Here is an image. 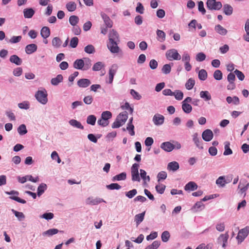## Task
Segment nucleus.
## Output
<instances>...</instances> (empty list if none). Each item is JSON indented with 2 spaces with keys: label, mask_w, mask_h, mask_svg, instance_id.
Returning <instances> with one entry per match:
<instances>
[{
  "label": "nucleus",
  "mask_w": 249,
  "mask_h": 249,
  "mask_svg": "<svg viewBox=\"0 0 249 249\" xmlns=\"http://www.w3.org/2000/svg\"><path fill=\"white\" fill-rule=\"evenodd\" d=\"M47 95L46 90L43 89L41 90H38L35 94V97L40 103L45 105L48 102Z\"/></svg>",
  "instance_id": "1"
},
{
  "label": "nucleus",
  "mask_w": 249,
  "mask_h": 249,
  "mask_svg": "<svg viewBox=\"0 0 249 249\" xmlns=\"http://www.w3.org/2000/svg\"><path fill=\"white\" fill-rule=\"evenodd\" d=\"M139 165L134 163L131 168V179L133 181L140 182L141 178L139 173Z\"/></svg>",
  "instance_id": "2"
},
{
  "label": "nucleus",
  "mask_w": 249,
  "mask_h": 249,
  "mask_svg": "<svg viewBox=\"0 0 249 249\" xmlns=\"http://www.w3.org/2000/svg\"><path fill=\"white\" fill-rule=\"evenodd\" d=\"M165 55L166 58L170 61L173 60H179L181 59L180 55L178 53V51L175 49L167 51Z\"/></svg>",
  "instance_id": "3"
},
{
  "label": "nucleus",
  "mask_w": 249,
  "mask_h": 249,
  "mask_svg": "<svg viewBox=\"0 0 249 249\" xmlns=\"http://www.w3.org/2000/svg\"><path fill=\"white\" fill-rule=\"evenodd\" d=\"M206 5L207 7L211 10H219L222 7L221 2L216 1L215 0H207Z\"/></svg>",
  "instance_id": "4"
},
{
  "label": "nucleus",
  "mask_w": 249,
  "mask_h": 249,
  "mask_svg": "<svg viewBox=\"0 0 249 249\" xmlns=\"http://www.w3.org/2000/svg\"><path fill=\"white\" fill-rule=\"evenodd\" d=\"M249 233V227L247 226L245 228L240 230L236 237L238 243H241Z\"/></svg>",
  "instance_id": "5"
},
{
  "label": "nucleus",
  "mask_w": 249,
  "mask_h": 249,
  "mask_svg": "<svg viewBox=\"0 0 249 249\" xmlns=\"http://www.w3.org/2000/svg\"><path fill=\"white\" fill-rule=\"evenodd\" d=\"M119 42L109 41L107 46L112 53H116L120 52V49L118 46Z\"/></svg>",
  "instance_id": "6"
},
{
  "label": "nucleus",
  "mask_w": 249,
  "mask_h": 249,
  "mask_svg": "<svg viewBox=\"0 0 249 249\" xmlns=\"http://www.w3.org/2000/svg\"><path fill=\"white\" fill-rule=\"evenodd\" d=\"M228 238L229 234L228 233L221 234L217 239L218 244L221 245L222 248H226Z\"/></svg>",
  "instance_id": "7"
},
{
  "label": "nucleus",
  "mask_w": 249,
  "mask_h": 249,
  "mask_svg": "<svg viewBox=\"0 0 249 249\" xmlns=\"http://www.w3.org/2000/svg\"><path fill=\"white\" fill-rule=\"evenodd\" d=\"M164 117L160 114H156L153 117V122L156 125H161L164 123Z\"/></svg>",
  "instance_id": "8"
},
{
  "label": "nucleus",
  "mask_w": 249,
  "mask_h": 249,
  "mask_svg": "<svg viewBox=\"0 0 249 249\" xmlns=\"http://www.w3.org/2000/svg\"><path fill=\"white\" fill-rule=\"evenodd\" d=\"M213 136V134L212 131L209 129L204 130L202 134V138L206 142L211 141Z\"/></svg>",
  "instance_id": "9"
},
{
  "label": "nucleus",
  "mask_w": 249,
  "mask_h": 249,
  "mask_svg": "<svg viewBox=\"0 0 249 249\" xmlns=\"http://www.w3.org/2000/svg\"><path fill=\"white\" fill-rule=\"evenodd\" d=\"M108 38L109 41L120 42L119 35L117 32L113 29L110 31Z\"/></svg>",
  "instance_id": "10"
},
{
  "label": "nucleus",
  "mask_w": 249,
  "mask_h": 249,
  "mask_svg": "<svg viewBox=\"0 0 249 249\" xmlns=\"http://www.w3.org/2000/svg\"><path fill=\"white\" fill-rule=\"evenodd\" d=\"M102 202H105V201L102 198H94L92 197H89L86 200V203L89 205H97L99 203H100Z\"/></svg>",
  "instance_id": "11"
},
{
  "label": "nucleus",
  "mask_w": 249,
  "mask_h": 249,
  "mask_svg": "<svg viewBox=\"0 0 249 249\" xmlns=\"http://www.w3.org/2000/svg\"><path fill=\"white\" fill-rule=\"evenodd\" d=\"M160 148L166 152H171L174 149V145L169 142H162Z\"/></svg>",
  "instance_id": "12"
},
{
  "label": "nucleus",
  "mask_w": 249,
  "mask_h": 249,
  "mask_svg": "<svg viewBox=\"0 0 249 249\" xmlns=\"http://www.w3.org/2000/svg\"><path fill=\"white\" fill-rule=\"evenodd\" d=\"M198 136V135L197 133H194L193 135V141L196 147H197L200 149H202L203 148L202 142L200 138H199Z\"/></svg>",
  "instance_id": "13"
},
{
  "label": "nucleus",
  "mask_w": 249,
  "mask_h": 249,
  "mask_svg": "<svg viewBox=\"0 0 249 249\" xmlns=\"http://www.w3.org/2000/svg\"><path fill=\"white\" fill-rule=\"evenodd\" d=\"M91 84L90 81L86 78H82L77 81V85L80 88H86Z\"/></svg>",
  "instance_id": "14"
},
{
  "label": "nucleus",
  "mask_w": 249,
  "mask_h": 249,
  "mask_svg": "<svg viewBox=\"0 0 249 249\" xmlns=\"http://www.w3.org/2000/svg\"><path fill=\"white\" fill-rule=\"evenodd\" d=\"M179 168V165L177 161H174L168 163L167 169L169 171L175 172L177 171Z\"/></svg>",
  "instance_id": "15"
},
{
  "label": "nucleus",
  "mask_w": 249,
  "mask_h": 249,
  "mask_svg": "<svg viewBox=\"0 0 249 249\" xmlns=\"http://www.w3.org/2000/svg\"><path fill=\"white\" fill-rule=\"evenodd\" d=\"M37 49V46L35 44H30L27 45L25 48V51L26 53L30 54L35 52Z\"/></svg>",
  "instance_id": "16"
},
{
  "label": "nucleus",
  "mask_w": 249,
  "mask_h": 249,
  "mask_svg": "<svg viewBox=\"0 0 249 249\" xmlns=\"http://www.w3.org/2000/svg\"><path fill=\"white\" fill-rule=\"evenodd\" d=\"M74 68L77 70H82L84 71V60L83 59H76L73 64Z\"/></svg>",
  "instance_id": "17"
},
{
  "label": "nucleus",
  "mask_w": 249,
  "mask_h": 249,
  "mask_svg": "<svg viewBox=\"0 0 249 249\" xmlns=\"http://www.w3.org/2000/svg\"><path fill=\"white\" fill-rule=\"evenodd\" d=\"M102 18L107 26V27L111 28L112 26V21L109 17L105 13L101 14Z\"/></svg>",
  "instance_id": "18"
},
{
  "label": "nucleus",
  "mask_w": 249,
  "mask_h": 249,
  "mask_svg": "<svg viewBox=\"0 0 249 249\" xmlns=\"http://www.w3.org/2000/svg\"><path fill=\"white\" fill-rule=\"evenodd\" d=\"M10 61L14 63L17 65H20L22 63V60L18 55L14 54L10 56L9 59Z\"/></svg>",
  "instance_id": "19"
},
{
  "label": "nucleus",
  "mask_w": 249,
  "mask_h": 249,
  "mask_svg": "<svg viewBox=\"0 0 249 249\" xmlns=\"http://www.w3.org/2000/svg\"><path fill=\"white\" fill-rule=\"evenodd\" d=\"M205 205L202 201L197 202L192 208V210L194 212L201 211L204 209Z\"/></svg>",
  "instance_id": "20"
},
{
  "label": "nucleus",
  "mask_w": 249,
  "mask_h": 249,
  "mask_svg": "<svg viewBox=\"0 0 249 249\" xmlns=\"http://www.w3.org/2000/svg\"><path fill=\"white\" fill-rule=\"evenodd\" d=\"M35 12L34 9L31 8H25L23 10L24 17L27 18H31L35 14Z\"/></svg>",
  "instance_id": "21"
},
{
  "label": "nucleus",
  "mask_w": 249,
  "mask_h": 249,
  "mask_svg": "<svg viewBox=\"0 0 249 249\" xmlns=\"http://www.w3.org/2000/svg\"><path fill=\"white\" fill-rule=\"evenodd\" d=\"M214 29L217 33L222 36H225L228 33L227 29L219 24L216 25Z\"/></svg>",
  "instance_id": "22"
},
{
  "label": "nucleus",
  "mask_w": 249,
  "mask_h": 249,
  "mask_svg": "<svg viewBox=\"0 0 249 249\" xmlns=\"http://www.w3.org/2000/svg\"><path fill=\"white\" fill-rule=\"evenodd\" d=\"M197 188V184L193 181L188 182L184 187V189L186 191H194Z\"/></svg>",
  "instance_id": "23"
},
{
  "label": "nucleus",
  "mask_w": 249,
  "mask_h": 249,
  "mask_svg": "<svg viewBox=\"0 0 249 249\" xmlns=\"http://www.w3.org/2000/svg\"><path fill=\"white\" fill-rule=\"evenodd\" d=\"M63 80V77L61 74H58L56 77L51 79V83L53 86H57L60 83L62 82Z\"/></svg>",
  "instance_id": "24"
},
{
  "label": "nucleus",
  "mask_w": 249,
  "mask_h": 249,
  "mask_svg": "<svg viewBox=\"0 0 249 249\" xmlns=\"http://www.w3.org/2000/svg\"><path fill=\"white\" fill-rule=\"evenodd\" d=\"M200 97L205 101H208L211 100L212 96L208 91H201L200 92Z\"/></svg>",
  "instance_id": "25"
},
{
  "label": "nucleus",
  "mask_w": 249,
  "mask_h": 249,
  "mask_svg": "<svg viewBox=\"0 0 249 249\" xmlns=\"http://www.w3.org/2000/svg\"><path fill=\"white\" fill-rule=\"evenodd\" d=\"M126 178V174L125 172H122L118 175L114 176L112 180L113 181L124 180Z\"/></svg>",
  "instance_id": "26"
},
{
  "label": "nucleus",
  "mask_w": 249,
  "mask_h": 249,
  "mask_svg": "<svg viewBox=\"0 0 249 249\" xmlns=\"http://www.w3.org/2000/svg\"><path fill=\"white\" fill-rule=\"evenodd\" d=\"M40 34L41 36L44 39L48 37L50 35V30L49 27L46 26L43 27L41 30Z\"/></svg>",
  "instance_id": "27"
},
{
  "label": "nucleus",
  "mask_w": 249,
  "mask_h": 249,
  "mask_svg": "<svg viewBox=\"0 0 249 249\" xmlns=\"http://www.w3.org/2000/svg\"><path fill=\"white\" fill-rule=\"evenodd\" d=\"M145 212H143L141 213L136 214L134 217V221L137 226H138L144 219Z\"/></svg>",
  "instance_id": "28"
},
{
  "label": "nucleus",
  "mask_w": 249,
  "mask_h": 249,
  "mask_svg": "<svg viewBox=\"0 0 249 249\" xmlns=\"http://www.w3.org/2000/svg\"><path fill=\"white\" fill-rule=\"evenodd\" d=\"M70 124L73 127H76L77 128H79L81 129H84V126L82 125L81 123L76 120L71 119L69 122Z\"/></svg>",
  "instance_id": "29"
},
{
  "label": "nucleus",
  "mask_w": 249,
  "mask_h": 249,
  "mask_svg": "<svg viewBox=\"0 0 249 249\" xmlns=\"http://www.w3.org/2000/svg\"><path fill=\"white\" fill-rule=\"evenodd\" d=\"M118 120L121 121L122 123H125L128 118V114L126 111L120 113L117 117Z\"/></svg>",
  "instance_id": "30"
},
{
  "label": "nucleus",
  "mask_w": 249,
  "mask_h": 249,
  "mask_svg": "<svg viewBox=\"0 0 249 249\" xmlns=\"http://www.w3.org/2000/svg\"><path fill=\"white\" fill-rule=\"evenodd\" d=\"M223 12L227 16H230L232 14L233 8L230 5L226 4L223 6Z\"/></svg>",
  "instance_id": "31"
},
{
  "label": "nucleus",
  "mask_w": 249,
  "mask_h": 249,
  "mask_svg": "<svg viewBox=\"0 0 249 249\" xmlns=\"http://www.w3.org/2000/svg\"><path fill=\"white\" fill-rule=\"evenodd\" d=\"M230 143L229 142H224V149L225 151L223 153L224 155L227 156L232 154V151L230 147Z\"/></svg>",
  "instance_id": "32"
},
{
  "label": "nucleus",
  "mask_w": 249,
  "mask_h": 249,
  "mask_svg": "<svg viewBox=\"0 0 249 249\" xmlns=\"http://www.w3.org/2000/svg\"><path fill=\"white\" fill-rule=\"evenodd\" d=\"M59 231L56 229H51L42 232V235L44 236H51L57 233Z\"/></svg>",
  "instance_id": "33"
},
{
  "label": "nucleus",
  "mask_w": 249,
  "mask_h": 249,
  "mask_svg": "<svg viewBox=\"0 0 249 249\" xmlns=\"http://www.w3.org/2000/svg\"><path fill=\"white\" fill-rule=\"evenodd\" d=\"M226 183H227V182L223 176L219 177L216 180V184L219 187H224Z\"/></svg>",
  "instance_id": "34"
},
{
  "label": "nucleus",
  "mask_w": 249,
  "mask_h": 249,
  "mask_svg": "<svg viewBox=\"0 0 249 249\" xmlns=\"http://www.w3.org/2000/svg\"><path fill=\"white\" fill-rule=\"evenodd\" d=\"M47 188V185L45 183H41L37 188V196H40L42 195Z\"/></svg>",
  "instance_id": "35"
},
{
  "label": "nucleus",
  "mask_w": 249,
  "mask_h": 249,
  "mask_svg": "<svg viewBox=\"0 0 249 249\" xmlns=\"http://www.w3.org/2000/svg\"><path fill=\"white\" fill-rule=\"evenodd\" d=\"M66 7L69 12H73L76 9V4L75 2L70 1L66 4Z\"/></svg>",
  "instance_id": "36"
},
{
  "label": "nucleus",
  "mask_w": 249,
  "mask_h": 249,
  "mask_svg": "<svg viewBox=\"0 0 249 249\" xmlns=\"http://www.w3.org/2000/svg\"><path fill=\"white\" fill-rule=\"evenodd\" d=\"M84 60V71H87L89 69L91 66V60L88 57H85Z\"/></svg>",
  "instance_id": "37"
},
{
  "label": "nucleus",
  "mask_w": 249,
  "mask_h": 249,
  "mask_svg": "<svg viewBox=\"0 0 249 249\" xmlns=\"http://www.w3.org/2000/svg\"><path fill=\"white\" fill-rule=\"evenodd\" d=\"M11 211L19 221H22L24 219L25 216L23 213L18 212L14 209H12Z\"/></svg>",
  "instance_id": "38"
},
{
  "label": "nucleus",
  "mask_w": 249,
  "mask_h": 249,
  "mask_svg": "<svg viewBox=\"0 0 249 249\" xmlns=\"http://www.w3.org/2000/svg\"><path fill=\"white\" fill-rule=\"evenodd\" d=\"M140 176L143 180L144 182H149L150 180V178L149 176L146 175L147 173L146 171L143 169H140Z\"/></svg>",
  "instance_id": "39"
},
{
  "label": "nucleus",
  "mask_w": 249,
  "mask_h": 249,
  "mask_svg": "<svg viewBox=\"0 0 249 249\" xmlns=\"http://www.w3.org/2000/svg\"><path fill=\"white\" fill-rule=\"evenodd\" d=\"M79 20V18L76 16H71L69 18V22L73 26L76 25Z\"/></svg>",
  "instance_id": "40"
},
{
  "label": "nucleus",
  "mask_w": 249,
  "mask_h": 249,
  "mask_svg": "<svg viewBox=\"0 0 249 249\" xmlns=\"http://www.w3.org/2000/svg\"><path fill=\"white\" fill-rule=\"evenodd\" d=\"M96 117L94 115H90L87 117V123L91 125L95 124Z\"/></svg>",
  "instance_id": "41"
},
{
  "label": "nucleus",
  "mask_w": 249,
  "mask_h": 249,
  "mask_svg": "<svg viewBox=\"0 0 249 249\" xmlns=\"http://www.w3.org/2000/svg\"><path fill=\"white\" fill-rule=\"evenodd\" d=\"M182 109L186 113H189L192 110V107L189 104L182 103Z\"/></svg>",
  "instance_id": "42"
},
{
  "label": "nucleus",
  "mask_w": 249,
  "mask_h": 249,
  "mask_svg": "<svg viewBox=\"0 0 249 249\" xmlns=\"http://www.w3.org/2000/svg\"><path fill=\"white\" fill-rule=\"evenodd\" d=\"M84 51L87 53L92 54L95 52V49L92 45L90 44L84 48Z\"/></svg>",
  "instance_id": "43"
},
{
  "label": "nucleus",
  "mask_w": 249,
  "mask_h": 249,
  "mask_svg": "<svg viewBox=\"0 0 249 249\" xmlns=\"http://www.w3.org/2000/svg\"><path fill=\"white\" fill-rule=\"evenodd\" d=\"M157 35L159 37L158 40L160 42H163L165 39V33L160 30H157Z\"/></svg>",
  "instance_id": "44"
},
{
  "label": "nucleus",
  "mask_w": 249,
  "mask_h": 249,
  "mask_svg": "<svg viewBox=\"0 0 249 249\" xmlns=\"http://www.w3.org/2000/svg\"><path fill=\"white\" fill-rule=\"evenodd\" d=\"M18 132L20 135H25L27 133L26 125L24 124L20 125L18 128Z\"/></svg>",
  "instance_id": "45"
},
{
  "label": "nucleus",
  "mask_w": 249,
  "mask_h": 249,
  "mask_svg": "<svg viewBox=\"0 0 249 249\" xmlns=\"http://www.w3.org/2000/svg\"><path fill=\"white\" fill-rule=\"evenodd\" d=\"M207 77V72L206 70L201 69L198 72V78L200 80L204 81Z\"/></svg>",
  "instance_id": "46"
},
{
  "label": "nucleus",
  "mask_w": 249,
  "mask_h": 249,
  "mask_svg": "<svg viewBox=\"0 0 249 249\" xmlns=\"http://www.w3.org/2000/svg\"><path fill=\"white\" fill-rule=\"evenodd\" d=\"M173 96H175V98L177 100H181L183 97V93L179 90H176L173 92Z\"/></svg>",
  "instance_id": "47"
},
{
  "label": "nucleus",
  "mask_w": 249,
  "mask_h": 249,
  "mask_svg": "<svg viewBox=\"0 0 249 249\" xmlns=\"http://www.w3.org/2000/svg\"><path fill=\"white\" fill-rule=\"evenodd\" d=\"M52 45L55 48H59L61 45V40L58 37H54L52 40Z\"/></svg>",
  "instance_id": "48"
},
{
  "label": "nucleus",
  "mask_w": 249,
  "mask_h": 249,
  "mask_svg": "<svg viewBox=\"0 0 249 249\" xmlns=\"http://www.w3.org/2000/svg\"><path fill=\"white\" fill-rule=\"evenodd\" d=\"M195 84V81L194 79H193L192 78H190L187 81V82L185 84V87L187 89L190 90L193 89Z\"/></svg>",
  "instance_id": "49"
},
{
  "label": "nucleus",
  "mask_w": 249,
  "mask_h": 249,
  "mask_svg": "<svg viewBox=\"0 0 249 249\" xmlns=\"http://www.w3.org/2000/svg\"><path fill=\"white\" fill-rule=\"evenodd\" d=\"M249 183L247 181L245 182V184H242L241 183L238 185V188L240 189V192L241 194L245 192L248 188Z\"/></svg>",
  "instance_id": "50"
},
{
  "label": "nucleus",
  "mask_w": 249,
  "mask_h": 249,
  "mask_svg": "<svg viewBox=\"0 0 249 249\" xmlns=\"http://www.w3.org/2000/svg\"><path fill=\"white\" fill-rule=\"evenodd\" d=\"M53 217L54 214L52 213H46L40 216L41 218H44L47 220H51Z\"/></svg>",
  "instance_id": "51"
},
{
  "label": "nucleus",
  "mask_w": 249,
  "mask_h": 249,
  "mask_svg": "<svg viewBox=\"0 0 249 249\" xmlns=\"http://www.w3.org/2000/svg\"><path fill=\"white\" fill-rule=\"evenodd\" d=\"M104 67V64L102 62L96 63L92 67V70L94 71H99Z\"/></svg>",
  "instance_id": "52"
},
{
  "label": "nucleus",
  "mask_w": 249,
  "mask_h": 249,
  "mask_svg": "<svg viewBox=\"0 0 249 249\" xmlns=\"http://www.w3.org/2000/svg\"><path fill=\"white\" fill-rule=\"evenodd\" d=\"M109 121L106 120V119L101 117L100 119H99L97 121V124L99 125L102 126V127H105L108 125L109 124Z\"/></svg>",
  "instance_id": "53"
},
{
  "label": "nucleus",
  "mask_w": 249,
  "mask_h": 249,
  "mask_svg": "<svg viewBox=\"0 0 249 249\" xmlns=\"http://www.w3.org/2000/svg\"><path fill=\"white\" fill-rule=\"evenodd\" d=\"M106 187L109 190H119L121 186L118 183H113L107 185Z\"/></svg>",
  "instance_id": "54"
},
{
  "label": "nucleus",
  "mask_w": 249,
  "mask_h": 249,
  "mask_svg": "<svg viewBox=\"0 0 249 249\" xmlns=\"http://www.w3.org/2000/svg\"><path fill=\"white\" fill-rule=\"evenodd\" d=\"M118 69V66L117 64H113L109 70V75H114L116 74L117 70Z\"/></svg>",
  "instance_id": "55"
},
{
  "label": "nucleus",
  "mask_w": 249,
  "mask_h": 249,
  "mask_svg": "<svg viewBox=\"0 0 249 249\" xmlns=\"http://www.w3.org/2000/svg\"><path fill=\"white\" fill-rule=\"evenodd\" d=\"M137 194V191L133 189L129 191L125 192V196L129 198H133Z\"/></svg>",
  "instance_id": "56"
},
{
  "label": "nucleus",
  "mask_w": 249,
  "mask_h": 249,
  "mask_svg": "<svg viewBox=\"0 0 249 249\" xmlns=\"http://www.w3.org/2000/svg\"><path fill=\"white\" fill-rule=\"evenodd\" d=\"M156 191L160 194H162L165 189L166 186L165 185L160 184L156 186Z\"/></svg>",
  "instance_id": "57"
},
{
  "label": "nucleus",
  "mask_w": 249,
  "mask_h": 249,
  "mask_svg": "<svg viewBox=\"0 0 249 249\" xmlns=\"http://www.w3.org/2000/svg\"><path fill=\"white\" fill-rule=\"evenodd\" d=\"M170 233L168 231H164L161 234V239L162 241L164 242H166L168 241L170 238Z\"/></svg>",
  "instance_id": "58"
},
{
  "label": "nucleus",
  "mask_w": 249,
  "mask_h": 249,
  "mask_svg": "<svg viewBox=\"0 0 249 249\" xmlns=\"http://www.w3.org/2000/svg\"><path fill=\"white\" fill-rule=\"evenodd\" d=\"M18 107L21 109H28L30 107V104L28 101H24L18 103Z\"/></svg>",
  "instance_id": "59"
},
{
  "label": "nucleus",
  "mask_w": 249,
  "mask_h": 249,
  "mask_svg": "<svg viewBox=\"0 0 249 249\" xmlns=\"http://www.w3.org/2000/svg\"><path fill=\"white\" fill-rule=\"evenodd\" d=\"M213 77L216 80H220L222 79V73L218 70H216L213 73Z\"/></svg>",
  "instance_id": "60"
},
{
  "label": "nucleus",
  "mask_w": 249,
  "mask_h": 249,
  "mask_svg": "<svg viewBox=\"0 0 249 249\" xmlns=\"http://www.w3.org/2000/svg\"><path fill=\"white\" fill-rule=\"evenodd\" d=\"M171 70V68L170 64H165L161 69L162 72L165 74H169Z\"/></svg>",
  "instance_id": "61"
},
{
  "label": "nucleus",
  "mask_w": 249,
  "mask_h": 249,
  "mask_svg": "<svg viewBox=\"0 0 249 249\" xmlns=\"http://www.w3.org/2000/svg\"><path fill=\"white\" fill-rule=\"evenodd\" d=\"M78 43V38L77 37H72L70 41V46L72 48H75L77 47Z\"/></svg>",
  "instance_id": "62"
},
{
  "label": "nucleus",
  "mask_w": 249,
  "mask_h": 249,
  "mask_svg": "<svg viewBox=\"0 0 249 249\" xmlns=\"http://www.w3.org/2000/svg\"><path fill=\"white\" fill-rule=\"evenodd\" d=\"M112 117V113L109 111H105L102 112L101 114V117L106 119V120H108Z\"/></svg>",
  "instance_id": "63"
},
{
  "label": "nucleus",
  "mask_w": 249,
  "mask_h": 249,
  "mask_svg": "<svg viewBox=\"0 0 249 249\" xmlns=\"http://www.w3.org/2000/svg\"><path fill=\"white\" fill-rule=\"evenodd\" d=\"M196 60L201 62L206 59V55L203 53H199L196 55Z\"/></svg>",
  "instance_id": "64"
}]
</instances>
